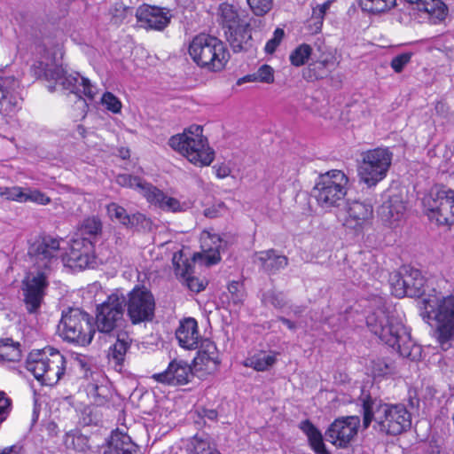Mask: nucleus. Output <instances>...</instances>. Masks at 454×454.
<instances>
[{
  "label": "nucleus",
  "mask_w": 454,
  "mask_h": 454,
  "mask_svg": "<svg viewBox=\"0 0 454 454\" xmlns=\"http://www.w3.org/2000/svg\"><path fill=\"white\" fill-rule=\"evenodd\" d=\"M366 324L373 334L401 356L411 360L419 356L420 348L413 342L402 319L394 311L379 308L366 317Z\"/></svg>",
  "instance_id": "obj_1"
},
{
  "label": "nucleus",
  "mask_w": 454,
  "mask_h": 454,
  "mask_svg": "<svg viewBox=\"0 0 454 454\" xmlns=\"http://www.w3.org/2000/svg\"><path fill=\"white\" fill-rule=\"evenodd\" d=\"M363 414L364 428L374 421L373 427L385 434L397 435L411 427V414L402 403H384L368 395L363 399Z\"/></svg>",
  "instance_id": "obj_2"
},
{
  "label": "nucleus",
  "mask_w": 454,
  "mask_h": 454,
  "mask_svg": "<svg viewBox=\"0 0 454 454\" xmlns=\"http://www.w3.org/2000/svg\"><path fill=\"white\" fill-rule=\"evenodd\" d=\"M200 125H192L182 134L170 137L168 145L175 151L184 155L190 162L200 166H207L215 157L214 151L209 147L207 139L202 135Z\"/></svg>",
  "instance_id": "obj_3"
},
{
  "label": "nucleus",
  "mask_w": 454,
  "mask_h": 454,
  "mask_svg": "<svg viewBox=\"0 0 454 454\" xmlns=\"http://www.w3.org/2000/svg\"><path fill=\"white\" fill-rule=\"evenodd\" d=\"M66 363L65 356L59 350L46 348L30 352L26 368L42 384L54 386L64 375Z\"/></svg>",
  "instance_id": "obj_4"
},
{
  "label": "nucleus",
  "mask_w": 454,
  "mask_h": 454,
  "mask_svg": "<svg viewBox=\"0 0 454 454\" xmlns=\"http://www.w3.org/2000/svg\"><path fill=\"white\" fill-rule=\"evenodd\" d=\"M58 330L64 340L82 347L91 342L96 331L93 317L78 308L63 310Z\"/></svg>",
  "instance_id": "obj_5"
},
{
  "label": "nucleus",
  "mask_w": 454,
  "mask_h": 454,
  "mask_svg": "<svg viewBox=\"0 0 454 454\" xmlns=\"http://www.w3.org/2000/svg\"><path fill=\"white\" fill-rule=\"evenodd\" d=\"M348 189V177L339 169H332L318 175L313 195L317 204L325 209L340 207Z\"/></svg>",
  "instance_id": "obj_6"
},
{
  "label": "nucleus",
  "mask_w": 454,
  "mask_h": 454,
  "mask_svg": "<svg viewBox=\"0 0 454 454\" xmlns=\"http://www.w3.org/2000/svg\"><path fill=\"white\" fill-rule=\"evenodd\" d=\"M189 54L198 66L211 71L222 70L228 61V52L223 43L207 34H200L192 39Z\"/></svg>",
  "instance_id": "obj_7"
},
{
  "label": "nucleus",
  "mask_w": 454,
  "mask_h": 454,
  "mask_svg": "<svg viewBox=\"0 0 454 454\" xmlns=\"http://www.w3.org/2000/svg\"><path fill=\"white\" fill-rule=\"evenodd\" d=\"M428 317L437 322V339L442 348L447 349L449 341L454 338V296L439 294L424 299Z\"/></svg>",
  "instance_id": "obj_8"
},
{
  "label": "nucleus",
  "mask_w": 454,
  "mask_h": 454,
  "mask_svg": "<svg viewBox=\"0 0 454 454\" xmlns=\"http://www.w3.org/2000/svg\"><path fill=\"white\" fill-rule=\"evenodd\" d=\"M40 68L45 80L49 82L54 81L55 84L63 90L75 94L83 106H86V103L82 99L81 94L85 95L90 99L94 98L96 94L95 86L90 83L89 79L81 76L79 74H67L60 66L43 65V62H40Z\"/></svg>",
  "instance_id": "obj_9"
},
{
  "label": "nucleus",
  "mask_w": 454,
  "mask_h": 454,
  "mask_svg": "<svg viewBox=\"0 0 454 454\" xmlns=\"http://www.w3.org/2000/svg\"><path fill=\"white\" fill-rule=\"evenodd\" d=\"M393 153L387 148H375L362 153L358 175L368 187L382 181L391 166Z\"/></svg>",
  "instance_id": "obj_10"
},
{
  "label": "nucleus",
  "mask_w": 454,
  "mask_h": 454,
  "mask_svg": "<svg viewBox=\"0 0 454 454\" xmlns=\"http://www.w3.org/2000/svg\"><path fill=\"white\" fill-rule=\"evenodd\" d=\"M124 302L125 297L112 294L98 307L94 324L99 333L111 336L126 333L123 331L127 325L124 318Z\"/></svg>",
  "instance_id": "obj_11"
},
{
  "label": "nucleus",
  "mask_w": 454,
  "mask_h": 454,
  "mask_svg": "<svg viewBox=\"0 0 454 454\" xmlns=\"http://www.w3.org/2000/svg\"><path fill=\"white\" fill-rule=\"evenodd\" d=\"M425 211L440 225L454 223V191L447 187L432 189L423 199Z\"/></svg>",
  "instance_id": "obj_12"
},
{
  "label": "nucleus",
  "mask_w": 454,
  "mask_h": 454,
  "mask_svg": "<svg viewBox=\"0 0 454 454\" xmlns=\"http://www.w3.org/2000/svg\"><path fill=\"white\" fill-rule=\"evenodd\" d=\"M117 182L121 185L138 190L149 203L163 210L178 212L183 209L178 200L167 196L162 191L146 183L138 176L119 175L117 176Z\"/></svg>",
  "instance_id": "obj_13"
},
{
  "label": "nucleus",
  "mask_w": 454,
  "mask_h": 454,
  "mask_svg": "<svg viewBox=\"0 0 454 454\" xmlns=\"http://www.w3.org/2000/svg\"><path fill=\"white\" fill-rule=\"evenodd\" d=\"M392 294L402 298L404 296L419 297L424 294L425 278L420 270L409 265L400 268L390 276Z\"/></svg>",
  "instance_id": "obj_14"
},
{
  "label": "nucleus",
  "mask_w": 454,
  "mask_h": 454,
  "mask_svg": "<svg viewBox=\"0 0 454 454\" xmlns=\"http://www.w3.org/2000/svg\"><path fill=\"white\" fill-rule=\"evenodd\" d=\"M133 325L152 321L154 317L155 300L153 294L145 288H134L125 299L124 308Z\"/></svg>",
  "instance_id": "obj_15"
},
{
  "label": "nucleus",
  "mask_w": 454,
  "mask_h": 454,
  "mask_svg": "<svg viewBox=\"0 0 454 454\" xmlns=\"http://www.w3.org/2000/svg\"><path fill=\"white\" fill-rule=\"evenodd\" d=\"M45 271H38L36 274H27L22 280L23 301L28 313L39 311L49 285Z\"/></svg>",
  "instance_id": "obj_16"
},
{
  "label": "nucleus",
  "mask_w": 454,
  "mask_h": 454,
  "mask_svg": "<svg viewBox=\"0 0 454 454\" xmlns=\"http://www.w3.org/2000/svg\"><path fill=\"white\" fill-rule=\"evenodd\" d=\"M360 427L358 416L340 417L330 424L325 433L327 442L336 448L346 449L356 438Z\"/></svg>",
  "instance_id": "obj_17"
},
{
  "label": "nucleus",
  "mask_w": 454,
  "mask_h": 454,
  "mask_svg": "<svg viewBox=\"0 0 454 454\" xmlns=\"http://www.w3.org/2000/svg\"><path fill=\"white\" fill-rule=\"evenodd\" d=\"M60 239L43 236L36 239L28 249V254L39 270H50L59 259Z\"/></svg>",
  "instance_id": "obj_18"
},
{
  "label": "nucleus",
  "mask_w": 454,
  "mask_h": 454,
  "mask_svg": "<svg viewBox=\"0 0 454 454\" xmlns=\"http://www.w3.org/2000/svg\"><path fill=\"white\" fill-rule=\"evenodd\" d=\"M67 263L70 268L84 270L97 265L95 246L91 241L73 239L70 251L67 256Z\"/></svg>",
  "instance_id": "obj_19"
},
{
  "label": "nucleus",
  "mask_w": 454,
  "mask_h": 454,
  "mask_svg": "<svg viewBox=\"0 0 454 454\" xmlns=\"http://www.w3.org/2000/svg\"><path fill=\"white\" fill-rule=\"evenodd\" d=\"M152 378L159 383L169 386L185 385L193 378L191 365L184 360H172L167 369L160 373H155Z\"/></svg>",
  "instance_id": "obj_20"
},
{
  "label": "nucleus",
  "mask_w": 454,
  "mask_h": 454,
  "mask_svg": "<svg viewBox=\"0 0 454 454\" xmlns=\"http://www.w3.org/2000/svg\"><path fill=\"white\" fill-rule=\"evenodd\" d=\"M20 82L13 75L0 74V114H9L20 108Z\"/></svg>",
  "instance_id": "obj_21"
},
{
  "label": "nucleus",
  "mask_w": 454,
  "mask_h": 454,
  "mask_svg": "<svg viewBox=\"0 0 454 454\" xmlns=\"http://www.w3.org/2000/svg\"><path fill=\"white\" fill-rule=\"evenodd\" d=\"M136 17L141 27L159 31L167 27L171 19L168 12H164L160 7L150 5L140 6L137 10Z\"/></svg>",
  "instance_id": "obj_22"
},
{
  "label": "nucleus",
  "mask_w": 454,
  "mask_h": 454,
  "mask_svg": "<svg viewBox=\"0 0 454 454\" xmlns=\"http://www.w3.org/2000/svg\"><path fill=\"white\" fill-rule=\"evenodd\" d=\"M346 214L343 224L347 228L356 230L372 218L373 207L370 203L353 200L347 203Z\"/></svg>",
  "instance_id": "obj_23"
},
{
  "label": "nucleus",
  "mask_w": 454,
  "mask_h": 454,
  "mask_svg": "<svg viewBox=\"0 0 454 454\" xmlns=\"http://www.w3.org/2000/svg\"><path fill=\"white\" fill-rule=\"evenodd\" d=\"M172 262L176 275L185 281L187 287L191 291L199 293L205 289L204 282L192 276V262H189L188 258L184 259V254L181 251L174 254Z\"/></svg>",
  "instance_id": "obj_24"
},
{
  "label": "nucleus",
  "mask_w": 454,
  "mask_h": 454,
  "mask_svg": "<svg viewBox=\"0 0 454 454\" xmlns=\"http://www.w3.org/2000/svg\"><path fill=\"white\" fill-rule=\"evenodd\" d=\"M176 337L182 348L196 349L201 338L198 331L197 321L192 317L181 321L176 331Z\"/></svg>",
  "instance_id": "obj_25"
},
{
  "label": "nucleus",
  "mask_w": 454,
  "mask_h": 454,
  "mask_svg": "<svg viewBox=\"0 0 454 454\" xmlns=\"http://www.w3.org/2000/svg\"><path fill=\"white\" fill-rule=\"evenodd\" d=\"M224 35L235 52L247 51L252 47L251 28L247 21L239 25V27L225 30Z\"/></svg>",
  "instance_id": "obj_26"
},
{
  "label": "nucleus",
  "mask_w": 454,
  "mask_h": 454,
  "mask_svg": "<svg viewBox=\"0 0 454 454\" xmlns=\"http://www.w3.org/2000/svg\"><path fill=\"white\" fill-rule=\"evenodd\" d=\"M254 262L259 263L261 268L270 274H275L288 265V258L278 254L274 249L256 253Z\"/></svg>",
  "instance_id": "obj_27"
},
{
  "label": "nucleus",
  "mask_w": 454,
  "mask_h": 454,
  "mask_svg": "<svg viewBox=\"0 0 454 454\" xmlns=\"http://www.w3.org/2000/svg\"><path fill=\"white\" fill-rule=\"evenodd\" d=\"M406 203L401 194H392L380 207V215L390 223L399 221L404 215Z\"/></svg>",
  "instance_id": "obj_28"
},
{
  "label": "nucleus",
  "mask_w": 454,
  "mask_h": 454,
  "mask_svg": "<svg viewBox=\"0 0 454 454\" xmlns=\"http://www.w3.org/2000/svg\"><path fill=\"white\" fill-rule=\"evenodd\" d=\"M137 451L138 446L128 434L116 431L111 434L104 454H137Z\"/></svg>",
  "instance_id": "obj_29"
},
{
  "label": "nucleus",
  "mask_w": 454,
  "mask_h": 454,
  "mask_svg": "<svg viewBox=\"0 0 454 454\" xmlns=\"http://www.w3.org/2000/svg\"><path fill=\"white\" fill-rule=\"evenodd\" d=\"M217 20L224 31L239 27V25L246 21L241 18L239 8L228 3H223L219 5Z\"/></svg>",
  "instance_id": "obj_30"
},
{
  "label": "nucleus",
  "mask_w": 454,
  "mask_h": 454,
  "mask_svg": "<svg viewBox=\"0 0 454 454\" xmlns=\"http://www.w3.org/2000/svg\"><path fill=\"white\" fill-rule=\"evenodd\" d=\"M419 12H427L434 22L442 21L448 12L446 4L441 0H405Z\"/></svg>",
  "instance_id": "obj_31"
},
{
  "label": "nucleus",
  "mask_w": 454,
  "mask_h": 454,
  "mask_svg": "<svg viewBox=\"0 0 454 454\" xmlns=\"http://www.w3.org/2000/svg\"><path fill=\"white\" fill-rule=\"evenodd\" d=\"M116 338L115 342L110 346L108 349L107 357L110 363H113L115 367L121 366L126 353L130 348L131 339L128 333H119L114 336Z\"/></svg>",
  "instance_id": "obj_32"
},
{
  "label": "nucleus",
  "mask_w": 454,
  "mask_h": 454,
  "mask_svg": "<svg viewBox=\"0 0 454 454\" xmlns=\"http://www.w3.org/2000/svg\"><path fill=\"white\" fill-rule=\"evenodd\" d=\"M102 235V223L96 216L88 217L82 221L74 239L91 241L92 245L98 241Z\"/></svg>",
  "instance_id": "obj_33"
},
{
  "label": "nucleus",
  "mask_w": 454,
  "mask_h": 454,
  "mask_svg": "<svg viewBox=\"0 0 454 454\" xmlns=\"http://www.w3.org/2000/svg\"><path fill=\"white\" fill-rule=\"evenodd\" d=\"M300 428L308 437L309 446L315 453L331 454L324 442L321 432L309 419L301 421Z\"/></svg>",
  "instance_id": "obj_34"
},
{
  "label": "nucleus",
  "mask_w": 454,
  "mask_h": 454,
  "mask_svg": "<svg viewBox=\"0 0 454 454\" xmlns=\"http://www.w3.org/2000/svg\"><path fill=\"white\" fill-rule=\"evenodd\" d=\"M106 209L112 220L118 221L127 227H133L145 219V215L140 213L132 215H128L126 209L116 203H110Z\"/></svg>",
  "instance_id": "obj_35"
},
{
  "label": "nucleus",
  "mask_w": 454,
  "mask_h": 454,
  "mask_svg": "<svg viewBox=\"0 0 454 454\" xmlns=\"http://www.w3.org/2000/svg\"><path fill=\"white\" fill-rule=\"evenodd\" d=\"M22 351L20 343L12 338L0 339V364L16 363L20 361Z\"/></svg>",
  "instance_id": "obj_36"
},
{
  "label": "nucleus",
  "mask_w": 454,
  "mask_h": 454,
  "mask_svg": "<svg viewBox=\"0 0 454 454\" xmlns=\"http://www.w3.org/2000/svg\"><path fill=\"white\" fill-rule=\"evenodd\" d=\"M277 361L275 354H269L265 351H259L248 356L243 362L246 367L253 368L257 372H263L270 369Z\"/></svg>",
  "instance_id": "obj_37"
},
{
  "label": "nucleus",
  "mask_w": 454,
  "mask_h": 454,
  "mask_svg": "<svg viewBox=\"0 0 454 454\" xmlns=\"http://www.w3.org/2000/svg\"><path fill=\"white\" fill-rule=\"evenodd\" d=\"M363 12L378 15L389 12L396 5V0H358Z\"/></svg>",
  "instance_id": "obj_38"
},
{
  "label": "nucleus",
  "mask_w": 454,
  "mask_h": 454,
  "mask_svg": "<svg viewBox=\"0 0 454 454\" xmlns=\"http://www.w3.org/2000/svg\"><path fill=\"white\" fill-rule=\"evenodd\" d=\"M312 54V48L307 43L296 47L290 54L289 60L294 67H301L307 63Z\"/></svg>",
  "instance_id": "obj_39"
},
{
  "label": "nucleus",
  "mask_w": 454,
  "mask_h": 454,
  "mask_svg": "<svg viewBox=\"0 0 454 454\" xmlns=\"http://www.w3.org/2000/svg\"><path fill=\"white\" fill-rule=\"evenodd\" d=\"M194 454H221L207 439L195 436L192 441Z\"/></svg>",
  "instance_id": "obj_40"
},
{
  "label": "nucleus",
  "mask_w": 454,
  "mask_h": 454,
  "mask_svg": "<svg viewBox=\"0 0 454 454\" xmlns=\"http://www.w3.org/2000/svg\"><path fill=\"white\" fill-rule=\"evenodd\" d=\"M35 202L40 205H47L51 202L50 197L36 189L24 188L23 202Z\"/></svg>",
  "instance_id": "obj_41"
},
{
  "label": "nucleus",
  "mask_w": 454,
  "mask_h": 454,
  "mask_svg": "<svg viewBox=\"0 0 454 454\" xmlns=\"http://www.w3.org/2000/svg\"><path fill=\"white\" fill-rule=\"evenodd\" d=\"M262 301L266 306H273L276 309H281L286 305V300L282 293L268 291L262 294Z\"/></svg>",
  "instance_id": "obj_42"
},
{
  "label": "nucleus",
  "mask_w": 454,
  "mask_h": 454,
  "mask_svg": "<svg viewBox=\"0 0 454 454\" xmlns=\"http://www.w3.org/2000/svg\"><path fill=\"white\" fill-rule=\"evenodd\" d=\"M253 13L263 16L272 8L273 0H247Z\"/></svg>",
  "instance_id": "obj_43"
},
{
  "label": "nucleus",
  "mask_w": 454,
  "mask_h": 454,
  "mask_svg": "<svg viewBox=\"0 0 454 454\" xmlns=\"http://www.w3.org/2000/svg\"><path fill=\"white\" fill-rule=\"evenodd\" d=\"M329 3H325L313 8L311 21H314L315 32H318L321 29L324 16L326 12V10L329 8Z\"/></svg>",
  "instance_id": "obj_44"
},
{
  "label": "nucleus",
  "mask_w": 454,
  "mask_h": 454,
  "mask_svg": "<svg viewBox=\"0 0 454 454\" xmlns=\"http://www.w3.org/2000/svg\"><path fill=\"white\" fill-rule=\"evenodd\" d=\"M228 291L231 294V300L235 305L242 303L244 300L243 286L239 281H232L228 285Z\"/></svg>",
  "instance_id": "obj_45"
},
{
  "label": "nucleus",
  "mask_w": 454,
  "mask_h": 454,
  "mask_svg": "<svg viewBox=\"0 0 454 454\" xmlns=\"http://www.w3.org/2000/svg\"><path fill=\"white\" fill-rule=\"evenodd\" d=\"M102 104L106 108L114 114H118L121 109V103L114 94L111 92H106L102 97Z\"/></svg>",
  "instance_id": "obj_46"
},
{
  "label": "nucleus",
  "mask_w": 454,
  "mask_h": 454,
  "mask_svg": "<svg viewBox=\"0 0 454 454\" xmlns=\"http://www.w3.org/2000/svg\"><path fill=\"white\" fill-rule=\"evenodd\" d=\"M0 195L10 200L23 202L24 188L20 186L5 187L0 192Z\"/></svg>",
  "instance_id": "obj_47"
},
{
  "label": "nucleus",
  "mask_w": 454,
  "mask_h": 454,
  "mask_svg": "<svg viewBox=\"0 0 454 454\" xmlns=\"http://www.w3.org/2000/svg\"><path fill=\"white\" fill-rule=\"evenodd\" d=\"M412 53L403 52L392 59L390 66L395 73H401L404 67L411 61Z\"/></svg>",
  "instance_id": "obj_48"
},
{
  "label": "nucleus",
  "mask_w": 454,
  "mask_h": 454,
  "mask_svg": "<svg viewBox=\"0 0 454 454\" xmlns=\"http://www.w3.org/2000/svg\"><path fill=\"white\" fill-rule=\"evenodd\" d=\"M284 30L282 28H277L273 33V37L266 43L264 48L265 51L269 54H272L281 43L282 39L284 38Z\"/></svg>",
  "instance_id": "obj_49"
},
{
  "label": "nucleus",
  "mask_w": 454,
  "mask_h": 454,
  "mask_svg": "<svg viewBox=\"0 0 454 454\" xmlns=\"http://www.w3.org/2000/svg\"><path fill=\"white\" fill-rule=\"evenodd\" d=\"M259 82L265 83H272L274 82V70L269 65H262L256 71Z\"/></svg>",
  "instance_id": "obj_50"
},
{
  "label": "nucleus",
  "mask_w": 454,
  "mask_h": 454,
  "mask_svg": "<svg viewBox=\"0 0 454 454\" xmlns=\"http://www.w3.org/2000/svg\"><path fill=\"white\" fill-rule=\"evenodd\" d=\"M197 348H199L200 356H205V355H207V356H215V355H218L215 344L212 340H210L208 339L202 340L200 338V343H199V347Z\"/></svg>",
  "instance_id": "obj_51"
},
{
  "label": "nucleus",
  "mask_w": 454,
  "mask_h": 454,
  "mask_svg": "<svg viewBox=\"0 0 454 454\" xmlns=\"http://www.w3.org/2000/svg\"><path fill=\"white\" fill-rule=\"evenodd\" d=\"M12 401L4 392L0 391V425L6 419L11 411Z\"/></svg>",
  "instance_id": "obj_52"
},
{
  "label": "nucleus",
  "mask_w": 454,
  "mask_h": 454,
  "mask_svg": "<svg viewBox=\"0 0 454 454\" xmlns=\"http://www.w3.org/2000/svg\"><path fill=\"white\" fill-rule=\"evenodd\" d=\"M224 209V204L223 202H219L217 204L213 205L204 210V215L208 218H215L218 217L222 211Z\"/></svg>",
  "instance_id": "obj_53"
},
{
  "label": "nucleus",
  "mask_w": 454,
  "mask_h": 454,
  "mask_svg": "<svg viewBox=\"0 0 454 454\" xmlns=\"http://www.w3.org/2000/svg\"><path fill=\"white\" fill-rule=\"evenodd\" d=\"M195 362L197 364H203L206 366H208L209 364H212L214 366H216L219 362L218 355L215 356H200V351H198V356L195 358Z\"/></svg>",
  "instance_id": "obj_54"
},
{
  "label": "nucleus",
  "mask_w": 454,
  "mask_h": 454,
  "mask_svg": "<svg viewBox=\"0 0 454 454\" xmlns=\"http://www.w3.org/2000/svg\"><path fill=\"white\" fill-rule=\"evenodd\" d=\"M205 263L207 266L213 265L220 262L221 256L218 251L213 252L211 254H207L204 256Z\"/></svg>",
  "instance_id": "obj_55"
},
{
  "label": "nucleus",
  "mask_w": 454,
  "mask_h": 454,
  "mask_svg": "<svg viewBox=\"0 0 454 454\" xmlns=\"http://www.w3.org/2000/svg\"><path fill=\"white\" fill-rule=\"evenodd\" d=\"M75 441L82 442V441H84V439L81 435L67 434L65 442L68 448L73 447L74 449H76Z\"/></svg>",
  "instance_id": "obj_56"
},
{
  "label": "nucleus",
  "mask_w": 454,
  "mask_h": 454,
  "mask_svg": "<svg viewBox=\"0 0 454 454\" xmlns=\"http://www.w3.org/2000/svg\"><path fill=\"white\" fill-rule=\"evenodd\" d=\"M216 176L219 178H224L231 174V169L228 166L222 164L219 166H215Z\"/></svg>",
  "instance_id": "obj_57"
},
{
  "label": "nucleus",
  "mask_w": 454,
  "mask_h": 454,
  "mask_svg": "<svg viewBox=\"0 0 454 454\" xmlns=\"http://www.w3.org/2000/svg\"><path fill=\"white\" fill-rule=\"evenodd\" d=\"M259 82V79L257 78L256 72L251 74L245 75L244 77L238 80L237 84L240 85L245 82Z\"/></svg>",
  "instance_id": "obj_58"
},
{
  "label": "nucleus",
  "mask_w": 454,
  "mask_h": 454,
  "mask_svg": "<svg viewBox=\"0 0 454 454\" xmlns=\"http://www.w3.org/2000/svg\"><path fill=\"white\" fill-rule=\"evenodd\" d=\"M76 363L80 369L83 372L82 377L87 378L89 376V373L90 372V370L88 367L87 363L82 358H78Z\"/></svg>",
  "instance_id": "obj_59"
},
{
  "label": "nucleus",
  "mask_w": 454,
  "mask_h": 454,
  "mask_svg": "<svg viewBox=\"0 0 454 454\" xmlns=\"http://www.w3.org/2000/svg\"><path fill=\"white\" fill-rule=\"evenodd\" d=\"M0 454H24L20 447L12 446L10 448H5L3 450Z\"/></svg>",
  "instance_id": "obj_60"
},
{
  "label": "nucleus",
  "mask_w": 454,
  "mask_h": 454,
  "mask_svg": "<svg viewBox=\"0 0 454 454\" xmlns=\"http://www.w3.org/2000/svg\"><path fill=\"white\" fill-rule=\"evenodd\" d=\"M278 320L285 324L290 330H294L296 328L295 324L294 322L284 317H279Z\"/></svg>",
  "instance_id": "obj_61"
},
{
  "label": "nucleus",
  "mask_w": 454,
  "mask_h": 454,
  "mask_svg": "<svg viewBox=\"0 0 454 454\" xmlns=\"http://www.w3.org/2000/svg\"><path fill=\"white\" fill-rule=\"evenodd\" d=\"M205 417L208 419L214 420L217 417V412L215 410H208L205 411Z\"/></svg>",
  "instance_id": "obj_62"
},
{
  "label": "nucleus",
  "mask_w": 454,
  "mask_h": 454,
  "mask_svg": "<svg viewBox=\"0 0 454 454\" xmlns=\"http://www.w3.org/2000/svg\"><path fill=\"white\" fill-rule=\"evenodd\" d=\"M444 107H445V105L442 102H438L435 106V109L437 112L443 111Z\"/></svg>",
  "instance_id": "obj_63"
},
{
  "label": "nucleus",
  "mask_w": 454,
  "mask_h": 454,
  "mask_svg": "<svg viewBox=\"0 0 454 454\" xmlns=\"http://www.w3.org/2000/svg\"><path fill=\"white\" fill-rule=\"evenodd\" d=\"M382 374L388 372V365L385 364V370H380Z\"/></svg>",
  "instance_id": "obj_64"
}]
</instances>
